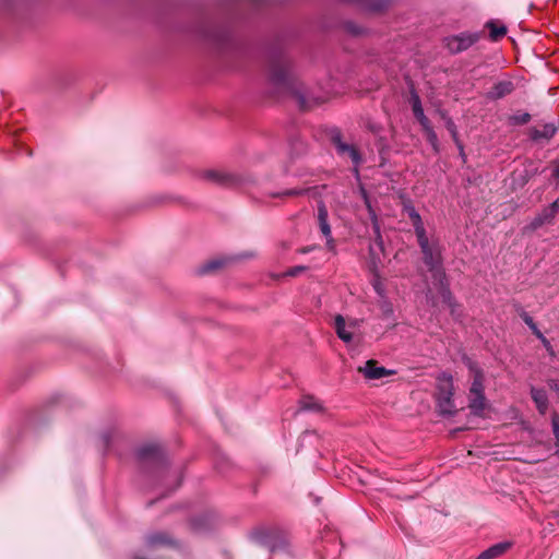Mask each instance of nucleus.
Returning a JSON list of instances; mask_svg holds the SVG:
<instances>
[{
    "mask_svg": "<svg viewBox=\"0 0 559 559\" xmlns=\"http://www.w3.org/2000/svg\"><path fill=\"white\" fill-rule=\"evenodd\" d=\"M269 84L278 93L296 97L301 109L308 108V100L298 81L289 57L283 51H272L267 60Z\"/></svg>",
    "mask_w": 559,
    "mask_h": 559,
    "instance_id": "f257e3e1",
    "label": "nucleus"
},
{
    "mask_svg": "<svg viewBox=\"0 0 559 559\" xmlns=\"http://www.w3.org/2000/svg\"><path fill=\"white\" fill-rule=\"evenodd\" d=\"M135 456L143 472L154 479L164 480L168 477V461L159 444H143L136 449Z\"/></svg>",
    "mask_w": 559,
    "mask_h": 559,
    "instance_id": "f03ea898",
    "label": "nucleus"
},
{
    "mask_svg": "<svg viewBox=\"0 0 559 559\" xmlns=\"http://www.w3.org/2000/svg\"><path fill=\"white\" fill-rule=\"evenodd\" d=\"M418 246L423 253V260L432 278H444V267L441 247L437 241L430 242L427 234L417 237Z\"/></svg>",
    "mask_w": 559,
    "mask_h": 559,
    "instance_id": "7ed1b4c3",
    "label": "nucleus"
},
{
    "mask_svg": "<svg viewBox=\"0 0 559 559\" xmlns=\"http://www.w3.org/2000/svg\"><path fill=\"white\" fill-rule=\"evenodd\" d=\"M250 538L260 546L267 548L271 552L283 551L288 546L286 536L275 528H257L251 532Z\"/></svg>",
    "mask_w": 559,
    "mask_h": 559,
    "instance_id": "20e7f679",
    "label": "nucleus"
},
{
    "mask_svg": "<svg viewBox=\"0 0 559 559\" xmlns=\"http://www.w3.org/2000/svg\"><path fill=\"white\" fill-rule=\"evenodd\" d=\"M199 178L224 188H235L249 182V178L240 174L217 169H207L199 174Z\"/></svg>",
    "mask_w": 559,
    "mask_h": 559,
    "instance_id": "39448f33",
    "label": "nucleus"
},
{
    "mask_svg": "<svg viewBox=\"0 0 559 559\" xmlns=\"http://www.w3.org/2000/svg\"><path fill=\"white\" fill-rule=\"evenodd\" d=\"M194 33L201 40L218 48H223L230 38V32L227 27L217 26L211 22H202L195 27Z\"/></svg>",
    "mask_w": 559,
    "mask_h": 559,
    "instance_id": "423d86ee",
    "label": "nucleus"
},
{
    "mask_svg": "<svg viewBox=\"0 0 559 559\" xmlns=\"http://www.w3.org/2000/svg\"><path fill=\"white\" fill-rule=\"evenodd\" d=\"M480 38L478 32H462L460 34L444 37L443 44L451 55H457L466 51Z\"/></svg>",
    "mask_w": 559,
    "mask_h": 559,
    "instance_id": "0eeeda50",
    "label": "nucleus"
},
{
    "mask_svg": "<svg viewBox=\"0 0 559 559\" xmlns=\"http://www.w3.org/2000/svg\"><path fill=\"white\" fill-rule=\"evenodd\" d=\"M331 141L335 146L336 153L340 156L347 155L355 166V171L358 173V167L362 162V157L359 151L356 148V146L345 143L342 139V133L338 129L332 130Z\"/></svg>",
    "mask_w": 559,
    "mask_h": 559,
    "instance_id": "6e6552de",
    "label": "nucleus"
},
{
    "mask_svg": "<svg viewBox=\"0 0 559 559\" xmlns=\"http://www.w3.org/2000/svg\"><path fill=\"white\" fill-rule=\"evenodd\" d=\"M453 390L452 384L449 383V388L441 389L440 394L437 400V407L439 414L442 416H453L455 414L454 403L452 400Z\"/></svg>",
    "mask_w": 559,
    "mask_h": 559,
    "instance_id": "1a4fd4ad",
    "label": "nucleus"
},
{
    "mask_svg": "<svg viewBox=\"0 0 559 559\" xmlns=\"http://www.w3.org/2000/svg\"><path fill=\"white\" fill-rule=\"evenodd\" d=\"M318 222L322 235L326 238V245L329 248L334 247V240L332 238L331 226L329 224V213L324 202L320 201L318 204Z\"/></svg>",
    "mask_w": 559,
    "mask_h": 559,
    "instance_id": "9d476101",
    "label": "nucleus"
},
{
    "mask_svg": "<svg viewBox=\"0 0 559 559\" xmlns=\"http://www.w3.org/2000/svg\"><path fill=\"white\" fill-rule=\"evenodd\" d=\"M361 372L367 379H381L385 376L395 373V370L386 369L384 367L377 366L374 360H367L364 367H359Z\"/></svg>",
    "mask_w": 559,
    "mask_h": 559,
    "instance_id": "9b49d317",
    "label": "nucleus"
},
{
    "mask_svg": "<svg viewBox=\"0 0 559 559\" xmlns=\"http://www.w3.org/2000/svg\"><path fill=\"white\" fill-rule=\"evenodd\" d=\"M403 212L408 215L414 226L416 237L426 234L421 216L409 200L403 203Z\"/></svg>",
    "mask_w": 559,
    "mask_h": 559,
    "instance_id": "f8f14e48",
    "label": "nucleus"
},
{
    "mask_svg": "<svg viewBox=\"0 0 559 559\" xmlns=\"http://www.w3.org/2000/svg\"><path fill=\"white\" fill-rule=\"evenodd\" d=\"M559 124L557 121L547 122L543 126V129L539 130L537 128H531L530 130V138L534 142H538L540 140H547L554 138L556 132L558 131Z\"/></svg>",
    "mask_w": 559,
    "mask_h": 559,
    "instance_id": "ddd939ff",
    "label": "nucleus"
},
{
    "mask_svg": "<svg viewBox=\"0 0 559 559\" xmlns=\"http://www.w3.org/2000/svg\"><path fill=\"white\" fill-rule=\"evenodd\" d=\"M514 83L510 80H503L497 82L491 90L487 93V98L491 100H498L507 95H510L514 91Z\"/></svg>",
    "mask_w": 559,
    "mask_h": 559,
    "instance_id": "4468645a",
    "label": "nucleus"
},
{
    "mask_svg": "<svg viewBox=\"0 0 559 559\" xmlns=\"http://www.w3.org/2000/svg\"><path fill=\"white\" fill-rule=\"evenodd\" d=\"M175 542L165 532H153L145 536L144 545L148 548L171 546Z\"/></svg>",
    "mask_w": 559,
    "mask_h": 559,
    "instance_id": "2eb2a0df",
    "label": "nucleus"
},
{
    "mask_svg": "<svg viewBox=\"0 0 559 559\" xmlns=\"http://www.w3.org/2000/svg\"><path fill=\"white\" fill-rule=\"evenodd\" d=\"M531 396L534 401L536 408L540 415H545L548 409V395L545 389L543 388H531Z\"/></svg>",
    "mask_w": 559,
    "mask_h": 559,
    "instance_id": "dca6fc26",
    "label": "nucleus"
},
{
    "mask_svg": "<svg viewBox=\"0 0 559 559\" xmlns=\"http://www.w3.org/2000/svg\"><path fill=\"white\" fill-rule=\"evenodd\" d=\"M511 545L512 544L510 542L497 543L480 552L476 559H496L506 554L510 549Z\"/></svg>",
    "mask_w": 559,
    "mask_h": 559,
    "instance_id": "f3484780",
    "label": "nucleus"
},
{
    "mask_svg": "<svg viewBox=\"0 0 559 559\" xmlns=\"http://www.w3.org/2000/svg\"><path fill=\"white\" fill-rule=\"evenodd\" d=\"M436 282H438L440 288V295L445 305H448L450 308H453L455 306V299L450 290L449 283L447 280V274H444V278H433Z\"/></svg>",
    "mask_w": 559,
    "mask_h": 559,
    "instance_id": "a211bd4d",
    "label": "nucleus"
},
{
    "mask_svg": "<svg viewBox=\"0 0 559 559\" xmlns=\"http://www.w3.org/2000/svg\"><path fill=\"white\" fill-rule=\"evenodd\" d=\"M231 260H233V258H218V259L210 260V261H207L206 263L202 264L199 267L198 273L199 274H206V273H210L212 271L218 270V269L223 267L227 262H229Z\"/></svg>",
    "mask_w": 559,
    "mask_h": 559,
    "instance_id": "6ab92c4d",
    "label": "nucleus"
},
{
    "mask_svg": "<svg viewBox=\"0 0 559 559\" xmlns=\"http://www.w3.org/2000/svg\"><path fill=\"white\" fill-rule=\"evenodd\" d=\"M335 331L337 336L344 342L349 343L353 340V334L346 330V323L343 316L335 317Z\"/></svg>",
    "mask_w": 559,
    "mask_h": 559,
    "instance_id": "aec40b11",
    "label": "nucleus"
},
{
    "mask_svg": "<svg viewBox=\"0 0 559 559\" xmlns=\"http://www.w3.org/2000/svg\"><path fill=\"white\" fill-rule=\"evenodd\" d=\"M468 407L473 415L480 416L485 409V395L478 394L471 397Z\"/></svg>",
    "mask_w": 559,
    "mask_h": 559,
    "instance_id": "412c9836",
    "label": "nucleus"
},
{
    "mask_svg": "<svg viewBox=\"0 0 559 559\" xmlns=\"http://www.w3.org/2000/svg\"><path fill=\"white\" fill-rule=\"evenodd\" d=\"M409 103L412 105V110H413L415 118L421 117V115L425 114L420 97H419L418 93L416 92V90L413 87L411 90Z\"/></svg>",
    "mask_w": 559,
    "mask_h": 559,
    "instance_id": "4be33fe9",
    "label": "nucleus"
},
{
    "mask_svg": "<svg viewBox=\"0 0 559 559\" xmlns=\"http://www.w3.org/2000/svg\"><path fill=\"white\" fill-rule=\"evenodd\" d=\"M486 27L489 29V36L492 40L503 37L508 31L504 25L498 26L493 21H488Z\"/></svg>",
    "mask_w": 559,
    "mask_h": 559,
    "instance_id": "5701e85b",
    "label": "nucleus"
},
{
    "mask_svg": "<svg viewBox=\"0 0 559 559\" xmlns=\"http://www.w3.org/2000/svg\"><path fill=\"white\" fill-rule=\"evenodd\" d=\"M442 117L445 122V128L450 132L456 147H461V141L459 139V133H457V128H456L455 122L447 114H442Z\"/></svg>",
    "mask_w": 559,
    "mask_h": 559,
    "instance_id": "b1692460",
    "label": "nucleus"
},
{
    "mask_svg": "<svg viewBox=\"0 0 559 559\" xmlns=\"http://www.w3.org/2000/svg\"><path fill=\"white\" fill-rule=\"evenodd\" d=\"M314 188H306V189H286L282 192L270 193L271 198H280V197H298L310 193Z\"/></svg>",
    "mask_w": 559,
    "mask_h": 559,
    "instance_id": "393cba45",
    "label": "nucleus"
},
{
    "mask_svg": "<svg viewBox=\"0 0 559 559\" xmlns=\"http://www.w3.org/2000/svg\"><path fill=\"white\" fill-rule=\"evenodd\" d=\"M300 409L301 411L319 412L322 409V405L318 401H316L312 396H305L300 401Z\"/></svg>",
    "mask_w": 559,
    "mask_h": 559,
    "instance_id": "a878e982",
    "label": "nucleus"
},
{
    "mask_svg": "<svg viewBox=\"0 0 559 559\" xmlns=\"http://www.w3.org/2000/svg\"><path fill=\"white\" fill-rule=\"evenodd\" d=\"M371 285H372L373 290L380 298L386 297L385 287H384V284L381 280V276L379 275V273L373 274L372 280H371Z\"/></svg>",
    "mask_w": 559,
    "mask_h": 559,
    "instance_id": "bb28decb",
    "label": "nucleus"
},
{
    "mask_svg": "<svg viewBox=\"0 0 559 559\" xmlns=\"http://www.w3.org/2000/svg\"><path fill=\"white\" fill-rule=\"evenodd\" d=\"M469 391L473 395L484 394V385L480 376L475 377Z\"/></svg>",
    "mask_w": 559,
    "mask_h": 559,
    "instance_id": "cd10ccee",
    "label": "nucleus"
},
{
    "mask_svg": "<svg viewBox=\"0 0 559 559\" xmlns=\"http://www.w3.org/2000/svg\"><path fill=\"white\" fill-rule=\"evenodd\" d=\"M381 309H382V312H383V316L385 318H391L393 317L394 314V311H393V307H392V304L388 300L386 297L384 298H381Z\"/></svg>",
    "mask_w": 559,
    "mask_h": 559,
    "instance_id": "c85d7f7f",
    "label": "nucleus"
},
{
    "mask_svg": "<svg viewBox=\"0 0 559 559\" xmlns=\"http://www.w3.org/2000/svg\"><path fill=\"white\" fill-rule=\"evenodd\" d=\"M530 120H531V115L528 112H522V114L513 115L511 117V121L514 124H520V126L527 123Z\"/></svg>",
    "mask_w": 559,
    "mask_h": 559,
    "instance_id": "c756f323",
    "label": "nucleus"
},
{
    "mask_svg": "<svg viewBox=\"0 0 559 559\" xmlns=\"http://www.w3.org/2000/svg\"><path fill=\"white\" fill-rule=\"evenodd\" d=\"M373 231L376 235V245L378 246V248L381 251H383L384 243H383V239H382L381 231H380V226L377 222V218H374V221H373Z\"/></svg>",
    "mask_w": 559,
    "mask_h": 559,
    "instance_id": "7c9ffc66",
    "label": "nucleus"
},
{
    "mask_svg": "<svg viewBox=\"0 0 559 559\" xmlns=\"http://www.w3.org/2000/svg\"><path fill=\"white\" fill-rule=\"evenodd\" d=\"M345 28L348 33H350L352 35H360L364 33V29L358 26L357 24H355L354 22H347L345 23Z\"/></svg>",
    "mask_w": 559,
    "mask_h": 559,
    "instance_id": "2f4dec72",
    "label": "nucleus"
},
{
    "mask_svg": "<svg viewBox=\"0 0 559 559\" xmlns=\"http://www.w3.org/2000/svg\"><path fill=\"white\" fill-rule=\"evenodd\" d=\"M112 437H114V432L110 430H107L100 435V441H102L104 450H107V448L109 447V444L112 440Z\"/></svg>",
    "mask_w": 559,
    "mask_h": 559,
    "instance_id": "473e14b6",
    "label": "nucleus"
},
{
    "mask_svg": "<svg viewBox=\"0 0 559 559\" xmlns=\"http://www.w3.org/2000/svg\"><path fill=\"white\" fill-rule=\"evenodd\" d=\"M551 428L555 439L559 438V415L557 413L551 415Z\"/></svg>",
    "mask_w": 559,
    "mask_h": 559,
    "instance_id": "72a5a7b5",
    "label": "nucleus"
},
{
    "mask_svg": "<svg viewBox=\"0 0 559 559\" xmlns=\"http://www.w3.org/2000/svg\"><path fill=\"white\" fill-rule=\"evenodd\" d=\"M425 134L427 136L428 142L437 150L438 136H437V133L435 132L433 128L426 131Z\"/></svg>",
    "mask_w": 559,
    "mask_h": 559,
    "instance_id": "f704fd0d",
    "label": "nucleus"
},
{
    "mask_svg": "<svg viewBox=\"0 0 559 559\" xmlns=\"http://www.w3.org/2000/svg\"><path fill=\"white\" fill-rule=\"evenodd\" d=\"M386 5H388V1L386 0H380L378 2H373V3L369 4L368 9L370 11L378 12V11L383 10Z\"/></svg>",
    "mask_w": 559,
    "mask_h": 559,
    "instance_id": "c9c22d12",
    "label": "nucleus"
},
{
    "mask_svg": "<svg viewBox=\"0 0 559 559\" xmlns=\"http://www.w3.org/2000/svg\"><path fill=\"white\" fill-rule=\"evenodd\" d=\"M539 341L543 344L544 348L547 350L548 355L550 357H555V355H556L555 349H554L552 345L550 344V342L546 338V336H543Z\"/></svg>",
    "mask_w": 559,
    "mask_h": 559,
    "instance_id": "e433bc0d",
    "label": "nucleus"
},
{
    "mask_svg": "<svg viewBox=\"0 0 559 559\" xmlns=\"http://www.w3.org/2000/svg\"><path fill=\"white\" fill-rule=\"evenodd\" d=\"M418 122L420 123L424 132L428 131L429 129H432L429 119L426 117V115H421V117L416 118Z\"/></svg>",
    "mask_w": 559,
    "mask_h": 559,
    "instance_id": "4c0bfd02",
    "label": "nucleus"
},
{
    "mask_svg": "<svg viewBox=\"0 0 559 559\" xmlns=\"http://www.w3.org/2000/svg\"><path fill=\"white\" fill-rule=\"evenodd\" d=\"M306 269L307 267L304 265H297V266H294V267H290L289 270H287L285 275L286 276H296L299 273L304 272Z\"/></svg>",
    "mask_w": 559,
    "mask_h": 559,
    "instance_id": "58836bf2",
    "label": "nucleus"
},
{
    "mask_svg": "<svg viewBox=\"0 0 559 559\" xmlns=\"http://www.w3.org/2000/svg\"><path fill=\"white\" fill-rule=\"evenodd\" d=\"M367 128L370 132H372L373 134H379L381 131H382V127L381 124L377 123V122H371L369 121L367 123Z\"/></svg>",
    "mask_w": 559,
    "mask_h": 559,
    "instance_id": "ea45409f",
    "label": "nucleus"
},
{
    "mask_svg": "<svg viewBox=\"0 0 559 559\" xmlns=\"http://www.w3.org/2000/svg\"><path fill=\"white\" fill-rule=\"evenodd\" d=\"M520 316L527 326H531L535 323L533 318L526 311H522Z\"/></svg>",
    "mask_w": 559,
    "mask_h": 559,
    "instance_id": "a19ab883",
    "label": "nucleus"
},
{
    "mask_svg": "<svg viewBox=\"0 0 559 559\" xmlns=\"http://www.w3.org/2000/svg\"><path fill=\"white\" fill-rule=\"evenodd\" d=\"M544 222H545V217L537 216L532 221L531 226L533 229H536V228L540 227L544 224Z\"/></svg>",
    "mask_w": 559,
    "mask_h": 559,
    "instance_id": "79ce46f5",
    "label": "nucleus"
},
{
    "mask_svg": "<svg viewBox=\"0 0 559 559\" xmlns=\"http://www.w3.org/2000/svg\"><path fill=\"white\" fill-rule=\"evenodd\" d=\"M532 331V333L538 338L540 340L543 336H545L542 331L538 329V326L536 325V323H534L533 325L528 326Z\"/></svg>",
    "mask_w": 559,
    "mask_h": 559,
    "instance_id": "37998d69",
    "label": "nucleus"
},
{
    "mask_svg": "<svg viewBox=\"0 0 559 559\" xmlns=\"http://www.w3.org/2000/svg\"><path fill=\"white\" fill-rule=\"evenodd\" d=\"M457 148H459V152H460L461 157L463 158V160H465V153H464V146H463V144L461 143V147H457Z\"/></svg>",
    "mask_w": 559,
    "mask_h": 559,
    "instance_id": "c03bdc74",
    "label": "nucleus"
},
{
    "mask_svg": "<svg viewBox=\"0 0 559 559\" xmlns=\"http://www.w3.org/2000/svg\"><path fill=\"white\" fill-rule=\"evenodd\" d=\"M552 176L559 180V166L552 170Z\"/></svg>",
    "mask_w": 559,
    "mask_h": 559,
    "instance_id": "a18cd8bd",
    "label": "nucleus"
},
{
    "mask_svg": "<svg viewBox=\"0 0 559 559\" xmlns=\"http://www.w3.org/2000/svg\"><path fill=\"white\" fill-rule=\"evenodd\" d=\"M555 445H556V455L559 456V438L556 439Z\"/></svg>",
    "mask_w": 559,
    "mask_h": 559,
    "instance_id": "49530a36",
    "label": "nucleus"
},
{
    "mask_svg": "<svg viewBox=\"0 0 559 559\" xmlns=\"http://www.w3.org/2000/svg\"><path fill=\"white\" fill-rule=\"evenodd\" d=\"M11 0H0V8L4 7L7 2H10Z\"/></svg>",
    "mask_w": 559,
    "mask_h": 559,
    "instance_id": "de8ad7c7",
    "label": "nucleus"
},
{
    "mask_svg": "<svg viewBox=\"0 0 559 559\" xmlns=\"http://www.w3.org/2000/svg\"><path fill=\"white\" fill-rule=\"evenodd\" d=\"M551 206H552V212H555V211H556V209H557V206H558V202H557V201H555V202L551 204Z\"/></svg>",
    "mask_w": 559,
    "mask_h": 559,
    "instance_id": "09e8293b",
    "label": "nucleus"
},
{
    "mask_svg": "<svg viewBox=\"0 0 559 559\" xmlns=\"http://www.w3.org/2000/svg\"><path fill=\"white\" fill-rule=\"evenodd\" d=\"M133 559H144V558H142V557H140V556H138V555H135V556L133 557Z\"/></svg>",
    "mask_w": 559,
    "mask_h": 559,
    "instance_id": "8fccbe9b",
    "label": "nucleus"
},
{
    "mask_svg": "<svg viewBox=\"0 0 559 559\" xmlns=\"http://www.w3.org/2000/svg\"><path fill=\"white\" fill-rule=\"evenodd\" d=\"M180 486V480L177 481V485L175 488L179 487Z\"/></svg>",
    "mask_w": 559,
    "mask_h": 559,
    "instance_id": "3c124183",
    "label": "nucleus"
}]
</instances>
